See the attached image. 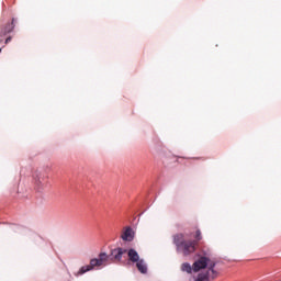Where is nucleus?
<instances>
[{"mask_svg":"<svg viewBox=\"0 0 281 281\" xmlns=\"http://www.w3.org/2000/svg\"><path fill=\"white\" fill-rule=\"evenodd\" d=\"M14 30V24H7V26L0 32V43H3L5 34H10Z\"/></svg>","mask_w":281,"mask_h":281,"instance_id":"obj_6","label":"nucleus"},{"mask_svg":"<svg viewBox=\"0 0 281 281\" xmlns=\"http://www.w3.org/2000/svg\"><path fill=\"white\" fill-rule=\"evenodd\" d=\"M109 260H111V257L106 252H101L98 258L90 260V265L81 267L75 276L78 278V276H83L88 271H93L95 267H106Z\"/></svg>","mask_w":281,"mask_h":281,"instance_id":"obj_2","label":"nucleus"},{"mask_svg":"<svg viewBox=\"0 0 281 281\" xmlns=\"http://www.w3.org/2000/svg\"><path fill=\"white\" fill-rule=\"evenodd\" d=\"M122 240H126L127 243H131L133 238H135V232H133V228L125 227L123 231V234L121 235Z\"/></svg>","mask_w":281,"mask_h":281,"instance_id":"obj_5","label":"nucleus"},{"mask_svg":"<svg viewBox=\"0 0 281 281\" xmlns=\"http://www.w3.org/2000/svg\"><path fill=\"white\" fill-rule=\"evenodd\" d=\"M126 254V249L124 248H114L111 250L110 256H112L111 260L113 262H120L122 260V256Z\"/></svg>","mask_w":281,"mask_h":281,"instance_id":"obj_4","label":"nucleus"},{"mask_svg":"<svg viewBox=\"0 0 281 281\" xmlns=\"http://www.w3.org/2000/svg\"><path fill=\"white\" fill-rule=\"evenodd\" d=\"M215 265L216 263L212 261L210 258L200 257L193 263V271L196 273L198 271H201V269H205V267H207L209 271H211V273H214Z\"/></svg>","mask_w":281,"mask_h":281,"instance_id":"obj_3","label":"nucleus"},{"mask_svg":"<svg viewBox=\"0 0 281 281\" xmlns=\"http://www.w3.org/2000/svg\"><path fill=\"white\" fill-rule=\"evenodd\" d=\"M207 273H200L195 281H207Z\"/></svg>","mask_w":281,"mask_h":281,"instance_id":"obj_10","label":"nucleus"},{"mask_svg":"<svg viewBox=\"0 0 281 281\" xmlns=\"http://www.w3.org/2000/svg\"><path fill=\"white\" fill-rule=\"evenodd\" d=\"M173 243L178 251H181L183 256H190L196 251V241H186V236L181 233L173 236Z\"/></svg>","mask_w":281,"mask_h":281,"instance_id":"obj_1","label":"nucleus"},{"mask_svg":"<svg viewBox=\"0 0 281 281\" xmlns=\"http://www.w3.org/2000/svg\"><path fill=\"white\" fill-rule=\"evenodd\" d=\"M0 52H1V48H0Z\"/></svg>","mask_w":281,"mask_h":281,"instance_id":"obj_13","label":"nucleus"},{"mask_svg":"<svg viewBox=\"0 0 281 281\" xmlns=\"http://www.w3.org/2000/svg\"><path fill=\"white\" fill-rule=\"evenodd\" d=\"M181 271H184L186 273H192V271H194V266H190V263L184 262L181 266Z\"/></svg>","mask_w":281,"mask_h":281,"instance_id":"obj_9","label":"nucleus"},{"mask_svg":"<svg viewBox=\"0 0 281 281\" xmlns=\"http://www.w3.org/2000/svg\"><path fill=\"white\" fill-rule=\"evenodd\" d=\"M127 256H128L131 262H139V260H140L139 254H137L135 249H130L127 251Z\"/></svg>","mask_w":281,"mask_h":281,"instance_id":"obj_7","label":"nucleus"},{"mask_svg":"<svg viewBox=\"0 0 281 281\" xmlns=\"http://www.w3.org/2000/svg\"><path fill=\"white\" fill-rule=\"evenodd\" d=\"M136 267H137L138 271L142 272V273H147L148 272V267L146 266V261H144L143 259H139L136 262Z\"/></svg>","mask_w":281,"mask_h":281,"instance_id":"obj_8","label":"nucleus"},{"mask_svg":"<svg viewBox=\"0 0 281 281\" xmlns=\"http://www.w3.org/2000/svg\"><path fill=\"white\" fill-rule=\"evenodd\" d=\"M203 237L201 236V231H196L195 232V245H196V241L201 240Z\"/></svg>","mask_w":281,"mask_h":281,"instance_id":"obj_11","label":"nucleus"},{"mask_svg":"<svg viewBox=\"0 0 281 281\" xmlns=\"http://www.w3.org/2000/svg\"><path fill=\"white\" fill-rule=\"evenodd\" d=\"M10 41H12V37H8V38L5 40V45H8V43H10Z\"/></svg>","mask_w":281,"mask_h":281,"instance_id":"obj_12","label":"nucleus"}]
</instances>
